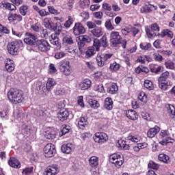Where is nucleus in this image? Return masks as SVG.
Listing matches in <instances>:
<instances>
[{"instance_id":"nucleus-29","label":"nucleus","mask_w":175,"mask_h":175,"mask_svg":"<svg viewBox=\"0 0 175 175\" xmlns=\"http://www.w3.org/2000/svg\"><path fill=\"white\" fill-rule=\"evenodd\" d=\"M47 113L46 108L40 107L39 109H34V114L37 117H46Z\"/></svg>"},{"instance_id":"nucleus-21","label":"nucleus","mask_w":175,"mask_h":175,"mask_svg":"<svg viewBox=\"0 0 175 175\" xmlns=\"http://www.w3.org/2000/svg\"><path fill=\"white\" fill-rule=\"evenodd\" d=\"M89 164L91 168L97 169L98 166H99V158L92 156L89 159Z\"/></svg>"},{"instance_id":"nucleus-23","label":"nucleus","mask_w":175,"mask_h":175,"mask_svg":"<svg viewBox=\"0 0 175 175\" xmlns=\"http://www.w3.org/2000/svg\"><path fill=\"white\" fill-rule=\"evenodd\" d=\"M44 136L46 139H55V136H57V131H54L53 129H48L45 131Z\"/></svg>"},{"instance_id":"nucleus-50","label":"nucleus","mask_w":175,"mask_h":175,"mask_svg":"<svg viewBox=\"0 0 175 175\" xmlns=\"http://www.w3.org/2000/svg\"><path fill=\"white\" fill-rule=\"evenodd\" d=\"M100 46L102 45L100 44L99 39L94 38L93 41V46L92 47H93V49L96 51H99V50H100Z\"/></svg>"},{"instance_id":"nucleus-25","label":"nucleus","mask_w":175,"mask_h":175,"mask_svg":"<svg viewBox=\"0 0 175 175\" xmlns=\"http://www.w3.org/2000/svg\"><path fill=\"white\" fill-rule=\"evenodd\" d=\"M150 70L147 66H144L143 65H139L135 69V72L137 73V75H140V73H145L147 75L149 73Z\"/></svg>"},{"instance_id":"nucleus-20","label":"nucleus","mask_w":175,"mask_h":175,"mask_svg":"<svg viewBox=\"0 0 175 175\" xmlns=\"http://www.w3.org/2000/svg\"><path fill=\"white\" fill-rule=\"evenodd\" d=\"M5 66L7 72H8L9 73H12V72L14 70V68H16L14 62H13V60L10 59H7Z\"/></svg>"},{"instance_id":"nucleus-55","label":"nucleus","mask_w":175,"mask_h":175,"mask_svg":"<svg viewBox=\"0 0 175 175\" xmlns=\"http://www.w3.org/2000/svg\"><path fill=\"white\" fill-rule=\"evenodd\" d=\"M138 100H140V102H144V103H146L147 102V94L144 92H141L138 94Z\"/></svg>"},{"instance_id":"nucleus-13","label":"nucleus","mask_w":175,"mask_h":175,"mask_svg":"<svg viewBox=\"0 0 175 175\" xmlns=\"http://www.w3.org/2000/svg\"><path fill=\"white\" fill-rule=\"evenodd\" d=\"M8 20L10 23H21V21H23V16L10 12L8 13Z\"/></svg>"},{"instance_id":"nucleus-52","label":"nucleus","mask_w":175,"mask_h":175,"mask_svg":"<svg viewBox=\"0 0 175 175\" xmlns=\"http://www.w3.org/2000/svg\"><path fill=\"white\" fill-rule=\"evenodd\" d=\"M159 88L163 91H166L167 90V87L170 85V83L169 82H163V81H158Z\"/></svg>"},{"instance_id":"nucleus-58","label":"nucleus","mask_w":175,"mask_h":175,"mask_svg":"<svg viewBox=\"0 0 175 175\" xmlns=\"http://www.w3.org/2000/svg\"><path fill=\"white\" fill-rule=\"evenodd\" d=\"M40 37L43 39H47L49 38V31H47V29H44L43 27H41V29L40 30Z\"/></svg>"},{"instance_id":"nucleus-60","label":"nucleus","mask_w":175,"mask_h":175,"mask_svg":"<svg viewBox=\"0 0 175 175\" xmlns=\"http://www.w3.org/2000/svg\"><path fill=\"white\" fill-rule=\"evenodd\" d=\"M68 19L64 23L65 28H70V25H72V24H73V23L75 21L73 18L70 16H68Z\"/></svg>"},{"instance_id":"nucleus-7","label":"nucleus","mask_w":175,"mask_h":175,"mask_svg":"<svg viewBox=\"0 0 175 175\" xmlns=\"http://www.w3.org/2000/svg\"><path fill=\"white\" fill-rule=\"evenodd\" d=\"M44 157L46 158H53L55 154H57V149H55V145L49 143L44 147Z\"/></svg>"},{"instance_id":"nucleus-22","label":"nucleus","mask_w":175,"mask_h":175,"mask_svg":"<svg viewBox=\"0 0 175 175\" xmlns=\"http://www.w3.org/2000/svg\"><path fill=\"white\" fill-rule=\"evenodd\" d=\"M158 159L160 162L163 163H165V165H169L170 163V157L165 153H161L158 156Z\"/></svg>"},{"instance_id":"nucleus-32","label":"nucleus","mask_w":175,"mask_h":175,"mask_svg":"<svg viewBox=\"0 0 175 175\" xmlns=\"http://www.w3.org/2000/svg\"><path fill=\"white\" fill-rule=\"evenodd\" d=\"M121 69V64L117 63L116 62H113V63L110 64L109 66V70L110 72H118Z\"/></svg>"},{"instance_id":"nucleus-31","label":"nucleus","mask_w":175,"mask_h":175,"mask_svg":"<svg viewBox=\"0 0 175 175\" xmlns=\"http://www.w3.org/2000/svg\"><path fill=\"white\" fill-rule=\"evenodd\" d=\"M118 147H120L123 150H131V146L128 144V142L124 139H120L118 142Z\"/></svg>"},{"instance_id":"nucleus-49","label":"nucleus","mask_w":175,"mask_h":175,"mask_svg":"<svg viewBox=\"0 0 175 175\" xmlns=\"http://www.w3.org/2000/svg\"><path fill=\"white\" fill-rule=\"evenodd\" d=\"M89 105L92 109H98V107L100 106L99 102L92 98L89 99Z\"/></svg>"},{"instance_id":"nucleus-64","label":"nucleus","mask_w":175,"mask_h":175,"mask_svg":"<svg viewBox=\"0 0 175 175\" xmlns=\"http://www.w3.org/2000/svg\"><path fill=\"white\" fill-rule=\"evenodd\" d=\"M168 113L172 118H174L175 116V107L173 105H169Z\"/></svg>"},{"instance_id":"nucleus-16","label":"nucleus","mask_w":175,"mask_h":175,"mask_svg":"<svg viewBox=\"0 0 175 175\" xmlns=\"http://www.w3.org/2000/svg\"><path fill=\"white\" fill-rule=\"evenodd\" d=\"M161 131V128L158 126H154L153 128H150L147 132L148 137L152 139L155 137V135Z\"/></svg>"},{"instance_id":"nucleus-57","label":"nucleus","mask_w":175,"mask_h":175,"mask_svg":"<svg viewBox=\"0 0 175 175\" xmlns=\"http://www.w3.org/2000/svg\"><path fill=\"white\" fill-rule=\"evenodd\" d=\"M164 65L166 69H170L171 70H173L175 68L174 62L171 60L165 62Z\"/></svg>"},{"instance_id":"nucleus-62","label":"nucleus","mask_w":175,"mask_h":175,"mask_svg":"<svg viewBox=\"0 0 175 175\" xmlns=\"http://www.w3.org/2000/svg\"><path fill=\"white\" fill-rule=\"evenodd\" d=\"M31 28L34 31V32H40V29H42V25L39 23H36V24L32 25Z\"/></svg>"},{"instance_id":"nucleus-40","label":"nucleus","mask_w":175,"mask_h":175,"mask_svg":"<svg viewBox=\"0 0 175 175\" xmlns=\"http://www.w3.org/2000/svg\"><path fill=\"white\" fill-rule=\"evenodd\" d=\"M53 23V21L51 20V18H45L44 19V26L45 28H47L48 29H50V31L53 30V25H51Z\"/></svg>"},{"instance_id":"nucleus-43","label":"nucleus","mask_w":175,"mask_h":175,"mask_svg":"<svg viewBox=\"0 0 175 175\" xmlns=\"http://www.w3.org/2000/svg\"><path fill=\"white\" fill-rule=\"evenodd\" d=\"M69 131H70V129H69V126L66 124H63L62 129L59 133V137H62V136H64V135H66V133H69Z\"/></svg>"},{"instance_id":"nucleus-48","label":"nucleus","mask_w":175,"mask_h":175,"mask_svg":"<svg viewBox=\"0 0 175 175\" xmlns=\"http://www.w3.org/2000/svg\"><path fill=\"white\" fill-rule=\"evenodd\" d=\"M152 44L150 42H142L139 44V47L141 50H144L145 51H147L149 49H151Z\"/></svg>"},{"instance_id":"nucleus-11","label":"nucleus","mask_w":175,"mask_h":175,"mask_svg":"<svg viewBox=\"0 0 175 175\" xmlns=\"http://www.w3.org/2000/svg\"><path fill=\"white\" fill-rule=\"evenodd\" d=\"M73 33L75 36L79 35H84L85 33V27L81 23H75L74 27L72 28Z\"/></svg>"},{"instance_id":"nucleus-42","label":"nucleus","mask_w":175,"mask_h":175,"mask_svg":"<svg viewBox=\"0 0 175 175\" xmlns=\"http://www.w3.org/2000/svg\"><path fill=\"white\" fill-rule=\"evenodd\" d=\"M144 87L148 90L149 91H152V90H154V83H152V81L148 79H146L144 81Z\"/></svg>"},{"instance_id":"nucleus-2","label":"nucleus","mask_w":175,"mask_h":175,"mask_svg":"<svg viewBox=\"0 0 175 175\" xmlns=\"http://www.w3.org/2000/svg\"><path fill=\"white\" fill-rule=\"evenodd\" d=\"M7 49L10 55H18V53L24 49V43L21 40H14L8 43Z\"/></svg>"},{"instance_id":"nucleus-53","label":"nucleus","mask_w":175,"mask_h":175,"mask_svg":"<svg viewBox=\"0 0 175 175\" xmlns=\"http://www.w3.org/2000/svg\"><path fill=\"white\" fill-rule=\"evenodd\" d=\"M77 40H79L83 43H90L91 38L88 36H79L77 38Z\"/></svg>"},{"instance_id":"nucleus-45","label":"nucleus","mask_w":175,"mask_h":175,"mask_svg":"<svg viewBox=\"0 0 175 175\" xmlns=\"http://www.w3.org/2000/svg\"><path fill=\"white\" fill-rule=\"evenodd\" d=\"M55 81L53 78H49L47 80L46 84L45 85L47 91H50L51 87H54L55 85Z\"/></svg>"},{"instance_id":"nucleus-9","label":"nucleus","mask_w":175,"mask_h":175,"mask_svg":"<svg viewBox=\"0 0 175 175\" xmlns=\"http://www.w3.org/2000/svg\"><path fill=\"white\" fill-rule=\"evenodd\" d=\"M111 57H113V53L98 54L96 59L98 66L100 68L105 66V62H107V61L110 59Z\"/></svg>"},{"instance_id":"nucleus-63","label":"nucleus","mask_w":175,"mask_h":175,"mask_svg":"<svg viewBox=\"0 0 175 175\" xmlns=\"http://www.w3.org/2000/svg\"><path fill=\"white\" fill-rule=\"evenodd\" d=\"M152 12V10H151V8L148 7L147 5H145L140 9L141 13H151Z\"/></svg>"},{"instance_id":"nucleus-17","label":"nucleus","mask_w":175,"mask_h":175,"mask_svg":"<svg viewBox=\"0 0 175 175\" xmlns=\"http://www.w3.org/2000/svg\"><path fill=\"white\" fill-rule=\"evenodd\" d=\"M68 117H69V111L66 109H61L57 114V118L62 122L68 120Z\"/></svg>"},{"instance_id":"nucleus-37","label":"nucleus","mask_w":175,"mask_h":175,"mask_svg":"<svg viewBox=\"0 0 175 175\" xmlns=\"http://www.w3.org/2000/svg\"><path fill=\"white\" fill-rule=\"evenodd\" d=\"M148 169H151L150 170H154V172H155V170L157 171L159 170V164L155 163L152 160H150L148 163Z\"/></svg>"},{"instance_id":"nucleus-30","label":"nucleus","mask_w":175,"mask_h":175,"mask_svg":"<svg viewBox=\"0 0 175 175\" xmlns=\"http://www.w3.org/2000/svg\"><path fill=\"white\" fill-rule=\"evenodd\" d=\"M150 72H152V73H155L156 75H159V73L163 72V66L154 64L153 66L150 67Z\"/></svg>"},{"instance_id":"nucleus-1","label":"nucleus","mask_w":175,"mask_h":175,"mask_svg":"<svg viewBox=\"0 0 175 175\" xmlns=\"http://www.w3.org/2000/svg\"><path fill=\"white\" fill-rule=\"evenodd\" d=\"M7 96L12 105H18L23 103L24 100V92L17 88H10L8 92Z\"/></svg>"},{"instance_id":"nucleus-54","label":"nucleus","mask_w":175,"mask_h":175,"mask_svg":"<svg viewBox=\"0 0 175 175\" xmlns=\"http://www.w3.org/2000/svg\"><path fill=\"white\" fill-rule=\"evenodd\" d=\"M3 33L9 35V33H10V30L8 29V27L0 24V38H1Z\"/></svg>"},{"instance_id":"nucleus-46","label":"nucleus","mask_w":175,"mask_h":175,"mask_svg":"<svg viewBox=\"0 0 175 175\" xmlns=\"http://www.w3.org/2000/svg\"><path fill=\"white\" fill-rule=\"evenodd\" d=\"M96 53V51L94 49V47H89L88 49L85 52L86 58H90L92 55H95Z\"/></svg>"},{"instance_id":"nucleus-61","label":"nucleus","mask_w":175,"mask_h":175,"mask_svg":"<svg viewBox=\"0 0 175 175\" xmlns=\"http://www.w3.org/2000/svg\"><path fill=\"white\" fill-rule=\"evenodd\" d=\"M77 44H78V49L79 50L80 54H83L84 53V47L85 46V43L83 42L82 41L80 40H77Z\"/></svg>"},{"instance_id":"nucleus-15","label":"nucleus","mask_w":175,"mask_h":175,"mask_svg":"<svg viewBox=\"0 0 175 175\" xmlns=\"http://www.w3.org/2000/svg\"><path fill=\"white\" fill-rule=\"evenodd\" d=\"M8 164L11 167H14V169H20L21 167V163L15 157H10L8 160Z\"/></svg>"},{"instance_id":"nucleus-14","label":"nucleus","mask_w":175,"mask_h":175,"mask_svg":"<svg viewBox=\"0 0 175 175\" xmlns=\"http://www.w3.org/2000/svg\"><path fill=\"white\" fill-rule=\"evenodd\" d=\"M126 117L131 121H137L139 120V115L136 111L133 109H129L126 111Z\"/></svg>"},{"instance_id":"nucleus-44","label":"nucleus","mask_w":175,"mask_h":175,"mask_svg":"<svg viewBox=\"0 0 175 175\" xmlns=\"http://www.w3.org/2000/svg\"><path fill=\"white\" fill-rule=\"evenodd\" d=\"M36 90L40 92V94H43L47 91V88H46V85H43V83L38 82L36 83Z\"/></svg>"},{"instance_id":"nucleus-18","label":"nucleus","mask_w":175,"mask_h":175,"mask_svg":"<svg viewBox=\"0 0 175 175\" xmlns=\"http://www.w3.org/2000/svg\"><path fill=\"white\" fill-rule=\"evenodd\" d=\"M91 33L94 36V38H100V36H103V28H102V27L97 26L91 31Z\"/></svg>"},{"instance_id":"nucleus-38","label":"nucleus","mask_w":175,"mask_h":175,"mask_svg":"<svg viewBox=\"0 0 175 175\" xmlns=\"http://www.w3.org/2000/svg\"><path fill=\"white\" fill-rule=\"evenodd\" d=\"M49 41L51 44H53V46H58L59 44V38H58V36L51 34Z\"/></svg>"},{"instance_id":"nucleus-4","label":"nucleus","mask_w":175,"mask_h":175,"mask_svg":"<svg viewBox=\"0 0 175 175\" xmlns=\"http://www.w3.org/2000/svg\"><path fill=\"white\" fill-rule=\"evenodd\" d=\"M161 28L157 23H153L150 25V29L148 27L145 28L146 33L149 39H152L155 36H159V31Z\"/></svg>"},{"instance_id":"nucleus-36","label":"nucleus","mask_w":175,"mask_h":175,"mask_svg":"<svg viewBox=\"0 0 175 175\" xmlns=\"http://www.w3.org/2000/svg\"><path fill=\"white\" fill-rule=\"evenodd\" d=\"M159 36L160 38H165V36H167L168 38H170V39H173V31L167 29H163L161 32Z\"/></svg>"},{"instance_id":"nucleus-24","label":"nucleus","mask_w":175,"mask_h":175,"mask_svg":"<svg viewBox=\"0 0 175 175\" xmlns=\"http://www.w3.org/2000/svg\"><path fill=\"white\" fill-rule=\"evenodd\" d=\"M107 92L108 94H111V95H114L118 92V85L117 83H112L107 89Z\"/></svg>"},{"instance_id":"nucleus-26","label":"nucleus","mask_w":175,"mask_h":175,"mask_svg":"<svg viewBox=\"0 0 175 175\" xmlns=\"http://www.w3.org/2000/svg\"><path fill=\"white\" fill-rule=\"evenodd\" d=\"M113 99L110 97H107L105 100L104 103V109H106V110H113Z\"/></svg>"},{"instance_id":"nucleus-47","label":"nucleus","mask_w":175,"mask_h":175,"mask_svg":"<svg viewBox=\"0 0 175 175\" xmlns=\"http://www.w3.org/2000/svg\"><path fill=\"white\" fill-rule=\"evenodd\" d=\"M90 5H91V1L90 0H81L79 6L81 9H87L90 8Z\"/></svg>"},{"instance_id":"nucleus-51","label":"nucleus","mask_w":175,"mask_h":175,"mask_svg":"<svg viewBox=\"0 0 175 175\" xmlns=\"http://www.w3.org/2000/svg\"><path fill=\"white\" fill-rule=\"evenodd\" d=\"M63 44L68 46V44H73V38L70 36H66L63 38Z\"/></svg>"},{"instance_id":"nucleus-39","label":"nucleus","mask_w":175,"mask_h":175,"mask_svg":"<svg viewBox=\"0 0 175 175\" xmlns=\"http://www.w3.org/2000/svg\"><path fill=\"white\" fill-rule=\"evenodd\" d=\"M100 42V44H101L102 47L104 49H106V47H108L109 42H107V35L105 33L100 40H98Z\"/></svg>"},{"instance_id":"nucleus-34","label":"nucleus","mask_w":175,"mask_h":175,"mask_svg":"<svg viewBox=\"0 0 175 175\" xmlns=\"http://www.w3.org/2000/svg\"><path fill=\"white\" fill-rule=\"evenodd\" d=\"M62 152L64 154H70L72 152V144H63L61 147Z\"/></svg>"},{"instance_id":"nucleus-6","label":"nucleus","mask_w":175,"mask_h":175,"mask_svg":"<svg viewBox=\"0 0 175 175\" xmlns=\"http://www.w3.org/2000/svg\"><path fill=\"white\" fill-rule=\"evenodd\" d=\"M109 162L115 165L116 167L120 169L124 164V157L119 153H113L109 156Z\"/></svg>"},{"instance_id":"nucleus-27","label":"nucleus","mask_w":175,"mask_h":175,"mask_svg":"<svg viewBox=\"0 0 175 175\" xmlns=\"http://www.w3.org/2000/svg\"><path fill=\"white\" fill-rule=\"evenodd\" d=\"M57 173H58V167H57V165H52L46 167V175H55Z\"/></svg>"},{"instance_id":"nucleus-19","label":"nucleus","mask_w":175,"mask_h":175,"mask_svg":"<svg viewBox=\"0 0 175 175\" xmlns=\"http://www.w3.org/2000/svg\"><path fill=\"white\" fill-rule=\"evenodd\" d=\"M91 85H92V82L89 79H85L79 83V88L85 90L91 88Z\"/></svg>"},{"instance_id":"nucleus-59","label":"nucleus","mask_w":175,"mask_h":175,"mask_svg":"<svg viewBox=\"0 0 175 175\" xmlns=\"http://www.w3.org/2000/svg\"><path fill=\"white\" fill-rule=\"evenodd\" d=\"M92 16L94 18H96V20H102V18H103V12H93Z\"/></svg>"},{"instance_id":"nucleus-41","label":"nucleus","mask_w":175,"mask_h":175,"mask_svg":"<svg viewBox=\"0 0 175 175\" xmlns=\"http://www.w3.org/2000/svg\"><path fill=\"white\" fill-rule=\"evenodd\" d=\"M127 140H130V142H132L133 143H139V142H140V137L131 133L127 136Z\"/></svg>"},{"instance_id":"nucleus-35","label":"nucleus","mask_w":175,"mask_h":175,"mask_svg":"<svg viewBox=\"0 0 175 175\" xmlns=\"http://www.w3.org/2000/svg\"><path fill=\"white\" fill-rule=\"evenodd\" d=\"M169 77H170V72H169V71H165L161 74L160 77L158 78V81L167 82Z\"/></svg>"},{"instance_id":"nucleus-3","label":"nucleus","mask_w":175,"mask_h":175,"mask_svg":"<svg viewBox=\"0 0 175 175\" xmlns=\"http://www.w3.org/2000/svg\"><path fill=\"white\" fill-rule=\"evenodd\" d=\"M110 43L111 47H117L118 44H122L123 49H126V40H122V37L118 31H111L110 33Z\"/></svg>"},{"instance_id":"nucleus-10","label":"nucleus","mask_w":175,"mask_h":175,"mask_svg":"<svg viewBox=\"0 0 175 175\" xmlns=\"http://www.w3.org/2000/svg\"><path fill=\"white\" fill-rule=\"evenodd\" d=\"M93 139L95 143L101 145L104 144V143H106V142L109 140V136L107 135V134H106V133L98 132L94 134Z\"/></svg>"},{"instance_id":"nucleus-33","label":"nucleus","mask_w":175,"mask_h":175,"mask_svg":"<svg viewBox=\"0 0 175 175\" xmlns=\"http://www.w3.org/2000/svg\"><path fill=\"white\" fill-rule=\"evenodd\" d=\"M1 5H3V8H5L7 10H10L11 12H13V10H17V8L14 4L3 1L1 3Z\"/></svg>"},{"instance_id":"nucleus-28","label":"nucleus","mask_w":175,"mask_h":175,"mask_svg":"<svg viewBox=\"0 0 175 175\" xmlns=\"http://www.w3.org/2000/svg\"><path fill=\"white\" fill-rule=\"evenodd\" d=\"M88 125V121H87V119L84 117H81L78 121V127L79 129L84 131Z\"/></svg>"},{"instance_id":"nucleus-56","label":"nucleus","mask_w":175,"mask_h":175,"mask_svg":"<svg viewBox=\"0 0 175 175\" xmlns=\"http://www.w3.org/2000/svg\"><path fill=\"white\" fill-rule=\"evenodd\" d=\"M105 27L106 29L108 31H113L114 29V27L113 26V24L111 23V19H107L105 23Z\"/></svg>"},{"instance_id":"nucleus-12","label":"nucleus","mask_w":175,"mask_h":175,"mask_svg":"<svg viewBox=\"0 0 175 175\" xmlns=\"http://www.w3.org/2000/svg\"><path fill=\"white\" fill-rule=\"evenodd\" d=\"M25 36L24 42L29 46H35L36 47V36L31 33H26Z\"/></svg>"},{"instance_id":"nucleus-5","label":"nucleus","mask_w":175,"mask_h":175,"mask_svg":"<svg viewBox=\"0 0 175 175\" xmlns=\"http://www.w3.org/2000/svg\"><path fill=\"white\" fill-rule=\"evenodd\" d=\"M59 69L64 76H70L72 73V66H70V62L66 59H63L60 62Z\"/></svg>"},{"instance_id":"nucleus-8","label":"nucleus","mask_w":175,"mask_h":175,"mask_svg":"<svg viewBox=\"0 0 175 175\" xmlns=\"http://www.w3.org/2000/svg\"><path fill=\"white\" fill-rule=\"evenodd\" d=\"M36 47L42 53H47L51 49V46L46 40H37Z\"/></svg>"}]
</instances>
